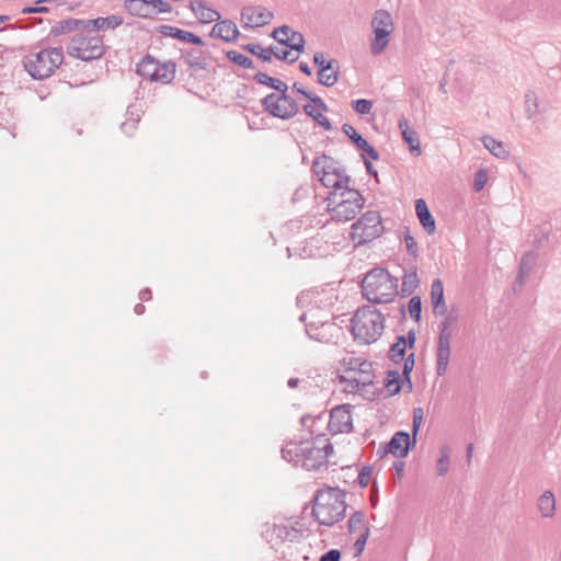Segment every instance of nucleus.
<instances>
[{
	"label": "nucleus",
	"instance_id": "nucleus-49",
	"mask_svg": "<svg viewBox=\"0 0 561 561\" xmlns=\"http://www.w3.org/2000/svg\"><path fill=\"white\" fill-rule=\"evenodd\" d=\"M150 9H153L154 16L158 13H167L171 11V5L164 0H149Z\"/></svg>",
	"mask_w": 561,
	"mask_h": 561
},
{
	"label": "nucleus",
	"instance_id": "nucleus-42",
	"mask_svg": "<svg viewBox=\"0 0 561 561\" xmlns=\"http://www.w3.org/2000/svg\"><path fill=\"white\" fill-rule=\"evenodd\" d=\"M342 130L358 149H362L364 146H367V140L363 138L352 125L344 124L342 126Z\"/></svg>",
	"mask_w": 561,
	"mask_h": 561
},
{
	"label": "nucleus",
	"instance_id": "nucleus-10",
	"mask_svg": "<svg viewBox=\"0 0 561 561\" xmlns=\"http://www.w3.org/2000/svg\"><path fill=\"white\" fill-rule=\"evenodd\" d=\"M314 174L327 188L343 191L348 188L351 179L331 158L318 157L312 165Z\"/></svg>",
	"mask_w": 561,
	"mask_h": 561
},
{
	"label": "nucleus",
	"instance_id": "nucleus-40",
	"mask_svg": "<svg viewBox=\"0 0 561 561\" xmlns=\"http://www.w3.org/2000/svg\"><path fill=\"white\" fill-rule=\"evenodd\" d=\"M385 387L389 394L394 396L400 392L401 385H400V375L398 371H388Z\"/></svg>",
	"mask_w": 561,
	"mask_h": 561
},
{
	"label": "nucleus",
	"instance_id": "nucleus-3",
	"mask_svg": "<svg viewBox=\"0 0 561 561\" xmlns=\"http://www.w3.org/2000/svg\"><path fill=\"white\" fill-rule=\"evenodd\" d=\"M325 201L330 218L335 222L353 220L365 205L363 195L351 187L343 191H331Z\"/></svg>",
	"mask_w": 561,
	"mask_h": 561
},
{
	"label": "nucleus",
	"instance_id": "nucleus-34",
	"mask_svg": "<svg viewBox=\"0 0 561 561\" xmlns=\"http://www.w3.org/2000/svg\"><path fill=\"white\" fill-rule=\"evenodd\" d=\"M348 529L352 534H363L365 530H369L363 512L357 511L351 515L348 519Z\"/></svg>",
	"mask_w": 561,
	"mask_h": 561
},
{
	"label": "nucleus",
	"instance_id": "nucleus-2",
	"mask_svg": "<svg viewBox=\"0 0 561 561\" xmlns=\"http://www.w3.org/2000/svg\"><path fill=\"white\" fill-rule=\"evenodd\" d=\"M332 451L333 447L327 439L318 438L316 442L287 443L282 449V457L295 466L316 471L325 465Z\"/></svg>",
	"mask_w": 561,
	"mask_h": 561
},
{
	"label": "nucleus",
	"instance_id": "nucleus-29",
	"mask_svg": "<svg viewBox=\"0 0 561 561\" xmlns=\"http://www.w3.org/2000/svg\"><path fill=\"white\" fill-rule=\"evenodd\" d=\"M163 28L165 30L164 34H167L173 38H178L182 42L192 43L195 45H202L204 43L199 36L195 35L191 32H187V31H184V30H181L178 27H173V26H163Z\"/></svg>",
	"mask_w": 561,
	"mask_h": 561
},
{
	"label": "nucleus",
	"instance_id": "nucleus-63",
	"mask_svg": "<svg viewBox=\"0 0 561 561\" xmlns=\"http://www.w3.org/2000/svg\"><path fill=\"white\" fill-rule=\"evenodd\" d=\"M364 163H365V167H366L368 173L374 174L376 176L377 172L373 169L371 163L368 160H364Z\"/></svg>",
	"mask_w": 561,
	"mask_h": 561
},
{
	"label": "nucleus",
	"instance_id": "nucleus-17",
	"mask_svg": "<svg viewBox=\"0 0 561 561\" xmlns=\"http://www.w3.org/2000/svg\"><path fill=\"white\" fill-rule=\"evenodd\" d=\"M328 426L333 434L351 432L353 430L351 407L343 404L332 409Z\"/></svg>",
	"mask_w": 561,
	"mask_h": 561
},
{
	"label": "nucleus",
	"instance_id": "nucleus-23",
	"mask_svg": "<svg viewBox=\"0 0 561 561\" xmlns=\"http://www.w3.org/2000/svg\"><path fill=\"white\" fill-rule=\"evenodd\" d=\"M415 211L423 229L428 233L433 234L436 229L435 220L428 210V207L424 199L419 198L415 202Z\"/></svg>",
	"mask_w": 561,
	"mask_h": 561
},
{
	"label": "nucleus",
	"instance_id": "nucleus-38",
	"mask_svg": "<svg viewBox=\"0 0 561 561\" xmlns=\"http://www.w3.org/2000/svg\"><path fill=\"white\" fill-rule=\"evenodd\" d=\"M80 24L84 25V21L75 20V19L62 20V21L58 22L57 25H55L51 28L50 34H53V35L65 34V33H68L70 31L77 28Z\"/></svg>",
	"mask_w": 561,
	"mask_h": 561
},
{
	"label": "nucleus",
	"instance_id": "nucleus-21",
	"mask_svg": "<svg viewBox=\"0 0 561 561\" xmlns=\"http://www.w3.org/2000/svg\"><path fill=\"white\" fill-rule=\"evenodd\" d=\"M239 35L236 23L229 20L217 22L210 32V36L224 39L226 42L234 41Z\"/></svg>",
	"mask_w": 561,
	"mask_h": 561
},
{
	"label": "nucleus",
	"instance_id": "nucleus-35",
	"mask_svg": "<svg viewBox=\"0 0 561 561\" xmlns=\"http://www.w3.org/2000/svg\"><path fill=\"white\" fill-rule=\"evenodd\" d=\"M184 62L193 69H203L205 67V57L199 49H192L183 56Z\"/></svg>",
	"mask_w": 561,
	"mask_h": 561
},
{
	"label": "nucleus",
	"instance_id": "nucleus-37",
	"mask_svg": "<svg viewBox=\"0 0 561 561\" xmlns=\"http://www.w3.org/2000/svg\"><path fill=\"white\" fill-rule=\"evenodd\" d=\"M483 144L485 148L497 158H506L508 156V151L504 144L492 137H484Z\"/></svg>",
	"mask_w": 561,
	"mask_h": 561
},
{
	"label": "nucleus",
	"instance_id": "nucleus-16",
	"mask_svg": "<svg viewBox=\"0 0 561 561\" xmlns=\"http://www.w3.org/2000/svg\"><path fill=\"white\" fill-rule=\"evenodd\" d=\"M272 37L289 50H295L298 55L304 51L305 38L301 33L293 31L289 26L283 25L275 28Z\"/></svg>",
	"mask_w": 561,
	"mask_h": 561
},
{
	"label": "nucleus",
	"instance_id": "nucleus-39",
	"mask_svg": "<svg viewBox=\"0 0 561 561\" xmlns=\"http://www.w3.org/2000/svg\"><path fill=\"white\" fill-rule=\"evenodd\" d=\"M293 91L301 94L302 96H305L306 99L310 100L313 104H316V106H318L320 110L322 111H328V106L327 104L323 102V100L318 96V95H314L310 92H308L307 90H305V88L298 83V82H295L293 84Z\"/></svg>",
	"mask_w": 561,
	"mask_h": 561
},
{
	"label": "nucleus",
	"instance_id": "nucleus-44",
	"mask_svg": "<svg viewBox=\"0 0 561 561\" xmlns=\"http://www.w3.org/2000/svg\"><path fill=\"white\" fill-rule=\"evenodd\" d=\"M419 284L416 272L405 273L402 278V290L404 293L411 294Z\"/></svg>",
	"mask_w": 561,
	"mask_h": 561
},
{
	"label": "nucleus",
	"instance_id": "nucleus-1",
	"mask_svg": "<svg viewBox=\"0 0 561 561\" xmlns=\"http://www.w3.org/2000/svg\"><path fill=\"white\" fill-rule=\"evenodd\" d=\"M336 299L332 289L308 290L297 297L300 308H306L299 317L306 324V333L314 341L336 344L344 335L343 328L330 320L331 308Z\"/></svg>",
	"mask_w": 561,
	"mask_h": 561
},
{
	"label": "nucleus",
	"instance_id": "nucleus-41",
	"mask_svg": "<svg viewBox=\"0 0 561 561\" xmlns=\"http://www.w3.org/2000/svg\"><path fill=\"white\" fill-rule=\"evenodd\" d=\"M227 57L230 61H232L233 64H236L244 69L254 68L253 61L248 56H245L239 51L230 50L227 53Z\"/></svg>",
	"mask_w": 561,
	"mask_h": 561
},
{
	"label": "nucleus",
	"instance_id": "nucleus-54",
	"mask_svg": "<svg viewBox=\"0 0 561 561\" xmlns=\"http://www.w3.org/2000/svg\"><path fill=\"white\" fill-rule=\"evenodd\" d=\"M341 553L336 549L329 550L323 556H321L319 561H340Z\"/></svg>",
	"mask_w": 561,
	"mask_h": 561
},
{
	"label": "nucleus",
	"instance_id": "nucleus-9",
	"mask_svg": "<svg viewBox=\"0 0 561 561\" xmlns=\"http://www.w3.org/2000/svg\"><path fill=\"white\" fill-rule=\"evenodd\" d=\"M370 27L373 36L369 39V50L371 55H381L389 46L391 35L394 31V21L391 13L383 9L374 12Z\"/></svg>",
	"mask_w": 561,
	"mask_h": 561
},
{
	"label": "nucleus",
	"instance_id": "nucleus-12",
	"mask_svg": "<svg viewBox=\"0 0 561 561\" xmlns=\"http://www.w3.org/2000/svg\"><path fill=\"white\" fill-rule=\"evenodd\" d=\"M262 107L273 117L288 121L299 112L298 103L288 92L270 93L261 101Z\"/></svg>",
	"mask_w": 561,
	"mask_h": 561
},
{
	"label": "nucleus",
	"instance_id": "nucleus-4",
	"mask_svg": "<svg viewBox=\"0 0 561 561\" xmlns=\"http://www.w3.org/2000/svg\"><path fill=\"white\" fill-rule=\"evenodd\" d=\"M345 493L337 488L320 490L314 496L312 514L321 525L332 526L345 514Z\"/></svg>",
	"mask_w": 561,
	"mask_h": 561
},
{
	"label": "nucleus",
	"instance_id": "nucleus-22",
	"mask_svg": "<svg viewBox=\"0 0 561 561\" xmlns=\"http://www.w3.org/2000/svg\"><path fill=\"white\" fill-rule=\"evenodd\" d=\"M340 363L342 374L353 370V368L362 367V374L374 375L371 363L362 357H355L351 354H347L341 359Z\"/></svg>",
	"mask_w": 561,
	"mask_h": 561
},
{
	"label": "nucleus",
	"instance_id": "nucleus-36",
	"mask_svg": "<svg viewBox=\"0 0 561 561\" xmlns=\"http://www.w3.org/2000/svg\"><path fill=\"white\" fill-rule=\"evenodd\" d=\"M408 346L407 339L404 336H398L396 343L392 344L389 351V357L394 363L403 360L405 350Z\"/></svg>",
	"mask_w": 561,
	"mask_h": 561
},
{
	"label": "nucleus",
	"instance_id": "nucleus-15",
	"mask_svg": "<svg viewBox=\"0 0 561 561\" xmlns=\"http://www.w3.org/2000/svg\"><path fill=\"white\" fill-rule=\"evenodd\" d=\"M274 18L272 11L262 5L244 7L241 11V20L245 27H261L268 24Z\"/></svg>",
	"mask_w": 561,
	"mask_h": 561
},
{
	"label": "nucleus",
	"instance_id": "nucleus-33",
	"mask_svg": "<svg viewBox=\"0 0 561 561\" xmlns=\"http://www.w3.org/2000/svg\"><path fill=\"white\" fill-rule=\"evenodd\" d=\"M254 79L256 80L257 83L267 85V87L276 90L277 93L278 92H288V85L285 82L278 80V79L272 78L264 72H257L254 76Z\"/></svg>",
	"mask_w": 561,
	"mask_h": 561
},
{
	"label": "nucleus",
	"instance_id": "nucleus-60",
	"mask_svg": "<svg viewBox=\"0 0 561 561\" xmlns=\"http://www.w3.org/2000/svg\"><path fill=\"white\" fill-rule=\"evenodd\" d=\"M139 298L141 300H150L151 299V290L149 288H146V289H142L140 293H139Z\"/></svg>",
	"mask_w": 561,
	"mask_h": 561
},
{
	"label": "nucleus",
	"instance_id": "nucleus-27",
	"mask_svg": "<svg viewBox=\"0 0 561 561\" xmlns=\"http://www.w3.org/2000/svg\"><path fill=\"white\" fill-rule=\"evenodd\" d=\"M128 12L133 15H137L145 19H153L154 11L150 9L149 0H128L126 2Z\"/></svg>",
	"mask_w": 561,
	"mask_h": 561
},
{
	"label": "nucleus",
	"instance_id": "nucleus-6",
	"mask_svg": "<svg viewBox=\"0 0 561 561\" xmlns=\"http://www.w3.org/2000/svg\"><path fill=\"white\" fill-rule=\"evenodd\" d=\"M397 279L383 268L368 272L363 282V295L374 304H387L397 296Z\"/></svg>",
	"mask_w": 561,
	"mask_h": 561
},
{
	"label": "nucleus",
	"instance_id": "nucleus-7",
	"mask_svg": "<svg viewBox=\"0 0 561 561\" xmlns=\"http://www.w3.org/2000/svg\"><path fill=\"white\" fill-rule=\"evenodd\" d=\"M62 61V49L44 48L35 53H30L23 64L25 70L32 78L43 80L50 77Z\"/></svg>",
	"mask_w": 561,
	"mask_h": 561
},
{
	"label": "nucleus",
	"instance_id": "nucleus-46",
	"mask_svg": "<svg viewBox=\"0 0 561 561\" xmlns=\"http://www.w3.org/2000/svg\"><path fill=\"white\" fill-rule=\"evenodd\" d=\"M248 51H250L251 54L257 56L259 58H261L263 61L265 62H270L271 61V53L270 50L263 48L261 45L259 44H248L245 47H244Z\"/></svg>",
	"mask_w": 561,
	"mask_h": 561
},
{
	"label": "nucleus",
	"instance_id": "nucleus-61",
	"mask_svg": "<svg viewBox=\"0 0 561 561\" xmlns=\"http://www.w3.org/2000/svg\"><path fill=\"white\" fill-rule=\"evenodd\" d=\"M408 340H409V346L412 347L415 342V332L414 331L411 330L408 332Z\"/></svg>",
	"mask_w": 561,
	"mask_h": 561
},
{
	"label": "nucleus",
	"instance_id": "nucleus-45",
	"mask_svg": "<svg viewBox=\"0 0 561 561\" xmlns=\"http://www.w3.org/2000/svg\"><path fill=\"white\" fill-rule=\"evenodd\" d=\"M408 310H409L410 317L414 321L417 322L421 319L422 302H421V298L419 296H414L409 300Z\"/></svg>",
	"mask_w": 561,
	"mask_h": 561
},
{
	"label": "nucleus",
	"instance_id": "nucleus-64",
	"mask_svg": "<svg viewBox=\"0 0 561 561\" xmlns=\"http://www.w3.org/2000/svg\"><path fill=\"white\" fill-rule=\"evenodd\" d=\"M136 314H142L145 312V306L141 304H137L134 309Z\"/></svg>",
	"mask_w": 561,
	"mask_h": 561
},
{
	"label": "nucleus",
	"instance_id": "nucleus-51",
	"mask_svg": "<svg viewBox=\"0 0 561 561\" xmlns=\"http://www.w3.org/2000/svg\"><path fill=\"white\" fill-rule=\"evenodd\" d=\"M313 62L319 67V69L332 67V65L336 64L335 59L325 60L324 55L322 53H317L313 55Z\"/></svg>",
	"mask_w": 561,
	"mask_h": 561
},
{
	"label": "nucleus",
	"instance_id": "nucleus-32",
	"mask_svg": "<svg viewBox=\"0 0 561 561\" xmlns=\"http://www.w3.org/2000/svg\"><path fill=\"white\" fill-rule=\"evenodd\" d=\"M538 508L542 517H551L556 511V500L550 491H546L538 500Z\"/></svg>",
	"mask_w": 561,
	"mask_h": 561
},
{
	"label": "nucleus",
	"instance_id": "nucleus-52",
	"mask_svg": "<svg viewBox=\"0 0 561 561\" xmlns=\"http://www.w3.org/2000/svg\"><path fill=\"white\" fill-rule=\"evenodd\" d=\"M404 244H405L407 251L410 254H412L414 256L417 254V251H419L417 243H416L415 239L410 233H407L404 236Z\"/></svg>",
	"mask_w": 561,
	"mask_h": 561
},
{
	"label": "nucleus",
	"instance_id": "nucleus-62",
	"mask_svg": "<svg viewBox=\"0 0 561 561\" xmlns=\"http://www.w3.org/2000/svg\"><path fill=\"white\" fill-rule=\"evenodd\" d=\"M299 69H300L304 73H306L307 76H310V75H311V70H310L309 66H308L307 64H305V62H301V64L299 65Z\"/></svg>",
	"mask_w": 561,
	"mask_h": 561
},
{
	"label": "nucleus",
	"instance_id": "nucleus-53",
	"mask_svg": "<svg viewBox=\"0 0 561 561\" xmlns=\"http://www.w3.org/2000/svg\"><path fill=\"white\" fill-rule=\"evenodd\" d=\"M368 536L369 530H365L363 534H358V537L354 543L357 553H362V551L364 550Z\"/></svg>",
	"mask_w": 561,
	"mask_h": 561
},
{
	"label": "nucleus",
	"instance_id": "nucleus-55",
	"mask_svg": "<svg viewBox=\"0 0 561 561\" xmlns=\"http://www.w3.org/2000/svg\"><path fill=\"white\" fill-rule=\"evenodd\" d=\"M403 375L408 377L414 366V354L411 353L408 357L403 358Z\"/></svg>",
	"mask_w": 561,
	"mask_h": 561
},
{
	"label": "nucleus",
	"instance_id": "nucleus-18",
	"mask_svg": "<svg viewBox=\"0 0 561 561\" xmlns=\"http://www.w3.org/2000/svg\"><path fill=\"white\" fill-rule=\"evenodd\" d=\"M410 445V435L407 432H397L383 447L382 454H392L396 457L403 458L408 455Z\"/></svg>",
	"mask_w": 561,
	"mask_h": 561
},
{
	"label": "nucleus",
	"instance_id": "nucleus-47",
	"mask_svg": "<svg viewBox=\"0 0 561 561\" xmlns=\"http://www.w3.org/2000/svg\"><path fill=\"white\" fill-rule=\"evenodd\" d=\"M354 111L360 115L369 114L373 110V102L366 99H359L352 102Z\"/></svg>",
	"mask_w": 561,
	"mask_h": 561
},
{
	"label": "nucleus",
	"instance_id": "nucleus-25",
	"mask_svg": "<svg viewBox=\"0 0 561 561\" xmlns=\"http://www.w3.org/2000/svg\"><path fill=\"white\" fill-rule=\"evenodd\" d=\"M123 24V19L119 15H110L106 18H96L94 20L84 21V27L92 26L95 32L100 30H114Z\"/></svg>",
	"mask_w": 561,
	"mask_h": 561
},
{
	"label": "nucleus",
	"instance_id": "nucleus-59",
	"mask_svg": "<svg viewBox=\"0 0 561 561\" xmlns=\"http://www.w3.org/2000/svg\"><path fill=\"white\" fill-rule=\"evenodd\" d=\"M121 127L124 133L129 134L130 130H133L136 127V121H133L131 123L124 122Z\"/></svg>",
	"mask_w": 561,
	"mask_h": 561
},
{
	"label": "nucleus",
	"instance_id": "nucleus-50",
	"mask_svg": "<svg viewBox=\"0 0 561 561\" xmlns=\"http://www.w3.org/2000/svg\"><path fill=\"white\" fill-rule=\"evenodd\" d=\"M488 179L489 178H488L485 170H483V169L479 170L474 176V182H473L474 190L477 192L481 191L485 186Z\"/></svg>",
	"mask_w": 561,
	"mask_h": 561
},
{
	"label": "nucleus",
	"instance_id": "nucleus-58",
	"mask_svg": "<svg viewBox=\"0 0 561 561\" xmlns=\"http://www.w3.org/2000/svg\"><path fill=\"white\" fill-rule=\"evenodd\" d=\"M343 375L348 377V378H356L357 379V378H359V375H362V367L353 368V370L344 373Z\"/></svg>",
	"mask_w": 561,
	"mask_h": 561
},
{
	"label": "nucleus",
	"instance_id": "nucleus-5",
	"mask_svg": "<svg viewBox=\"0 0 561 561\" xmlns=\"http://www.w3.org/2000/svg\"><path fill=\"white\" fill-rule=\"evenodd\" d=\"M352 334L356 341L364 344L376 342L382 334L385 318L373 306L359 308L352 318Z\"/></svg>",
	"mask_w": 561,
	"mask_h": 561
},
{
	"label": "nucleus",
	"instance_id": "nucleus-19",
	"mask_svg": "<svg viewBox=\"0 0 561 561\" xmlns=\"http://www.w3.org/2000/svg\"><path fill=\"white\" fill-rule=\"evenodd\" d=\"M339 383L342 386L343 391L355 393L363 388L369 386L374 381V375L362 374L359 378H348L344 375H339Z\"/></svg>",
	"mask_w": 561,
	"mask_h": 561
},
{
	"label": "nucleus",
	"instance_id": "nucleus-24",
	"mask_svg": "<svg viewBox=\"0 0 561 561\" xmlns=\"http://www.w3.org/2000/svg\"><path fill=\"white\" fill-rule=\"evenodd\" d=\"M399 129L401 130L402 138L409 145L411 151H415L417 154L421 153L420 139L417 133L410 127L407 118H401L398 123Z\"/></svg>",
	"mask_w": 561,
	"mask_h": 561
},
{
	"label": "nucleus",
	"instance_id": "nucleus-30",
	"mask_svg": "<svg viewBox=\"0 0 561 561\" xmlns=\"http://www.w3.org/2000/svg\"><path fill=\"white\" fill-rule=\"evenodd\" d=\"M339 73V62L332 65V67L319 69L318 82L324 87H332L337 82Z\"/></svg>",
	"mask_w": 561,
	"mask_h": 561
},
{
	"label": "nucleus",
	"instance_id": "nucleus-13",
	"mask_svg": "<svg viewBox=\"0 0 561 561\" xmlns=\"http://www.w3.org/2000/svg\"><path fill=\"white\" fill-rule=\"evenodd\" d=\"M454 318L447 317L439 324V336L436 352V371L438 376H444L447 373L449 358H450V343L454 336Z\"/></svg>",
	"mask_w": 561,
	"mask_h": 561
},
{
	"label": "nucleus",
	"instance_id": "nucleus-28",
	"mask_svg": "<svg viewBox=\"0 0 561 561\" xmlns=\"http://www.w3.org/2000/svg\"><path fill=\"white\" fill-rule=\"evenodd\" d=\"M451 455H453V446L451 445H443L440 447L439 456L436 461V474L438 477H443L448 472Z\"/></svg>",
	"mask_w": 561,
	"mask_h": 561
},
{
	"label": "nucleus",
	"instance_id": "nucleus-56",
	"mask_svg": "<svg viewBox=\"0 0 561 561\" xmlns=\"http://www.w3.org/2000/svg\"><path fill=\"white\" fill-rule=\"evenodd\" d=\"M369 478H370V470L367 468H364L358 474L359 485L363 488L367 486L369 483Z\"/></svg>",
	"mask_w": 561,
	"mask_h": 561
},
{
	"label": "nucleus",
	"instance_id": "nucleus-31",
	"mask_svg": "<svg viewBox=\"0 0 561 561\" xmlns=\"http://www.w3.org/2000/svg\"><path fill=\"white\" fill-rule=\"evenodd\" d=\"M304 112L313 118L320 126H322L325 130H331L332 125L327 116L323 115L322 110H320L316 104H305L302 106Z\"/></svg>",
	"mask_w": 561,
	"mask_h": 561
},
{
	"label": "nucleus",
	"instance_id": "nucleus-14",
	"mask_svg": "<svg viewBox=\"0 0 561 561\" xmlns=\"http://www.w3.org/2000/svg\"><path fill=\"white\" fill-rule=\"evenodd\" d=\"M137 73L151 81L169 83L173 80L175 73V64L169 61L160 64L151 56H146L137 65Z\"/></svg>",
	"mask_w": 561,
	"mask_h": 561
},
{
	"label": "nucleus",
	"instance_id": "nucleus-43",
	"mask_svg": "<svg viewBox=\"0 0 561 561\" xmlns=\"http://www.w3.org/2000/svg\"><path fill=\"white\" fill-rule=\"evenodd\" d=\"M270 50L271 56L274 55L279 60H286L289 62H295L298 59V54H293L287 47L286 48H279V47H270L267 48Z\"/></svg>",
	"mask_w": 561,
	"mask_h": 561
},
{
	"label": "nucleus",
	"instance_id": "nucleus-26",
	"mask_svg": "<svg viewBox=\"0 0 561 561\" xmlns=\"http://www.w3.org/2000/svg\"><path fill=\"white\" fill-rule=\"evenodd\" d=\"M431 300H432L434 313L445 314L447 309H446V305L444 301V287H443V283L439 279H435L432 283Z\"/></svg>",
	"mask_w": 561,
	"mask_h": 561
},
{
	"label": "nucleus",
	"instance_id": "nucleus-48",
	"mask_svg": "<svg viewBox=\"0 0 561 561\" xmlns=\"http://www.w3.org/2000/svg\"><path fill=\"white\" fill-rule=\"evenodd\" d=\"M423 409L415 408L413 410V425H412V434H413V444H415V436L420 430V426L423 422Z\"/></svg>",
	"mask_w": 561,
	"mask_h": 561
},
{
	"label": "nucleus",
	"instance_id": "nucleus-11",
	"mask_svg": "<svg viewBox=\"0 0 561 561\" xmlns=\"http://www.w3.org/2000/svg\"><path fill=\"white\" fill-rule=\"evenodd\" d=\"M382 232L380 214L376 210H368L352 224L350 238L355 247H359L379 238Z\"/></svg>",
	"mask_w": 561,
	"mask_h": 561
},
{
	"label": "nucleus",
	"instance_id": "nucleus-8",
	"mask_svg": "<svg viewBox=\"0 0 561 561\" xmlns=\"http://www.w3.org/2000/svg\"><path fill=\"white\" fill-rule=\"evenodd\" d=\"M67 51L71 57L90 61L98 59L104 54L103 38L94 30H85L76 33L67 46Z\"/></svg>",
	"mask_w": 561,
	"mask_h": 561
},
{
	"label": "nucleus",
	"instance_id": "nucleus-57",
	"mask_svg": "<svg viewBox=\"0 0 561 561\" xmlns=\"http://www.w3.org/2000/svg\"><path fill=\"white\" fill-rule=\"evenodd\" d=\"M360 150L365 151L368 154V157L373 160H378L379 158L377 150L368 142L367 146H364Z\"/></svg>",
	"mask_w": 561,
	"mask_h": 561
},
{
	"label": "nucleus",
	"instance_id": "nucleus-20",
	"mask_svg": "<svg viewBox=\"0 0 561 561\" xmlns=\"http://www.w3.org/2000/svg\"><path fill=\"white\" fill-rule=\"evenodd\" d=\"M190 8L201 23H211L220 19L219 12L207 7L202 0H191Z\"/></svg>",
	"mask_w": 561,
	"mask_h": 561
}]
</instances>
